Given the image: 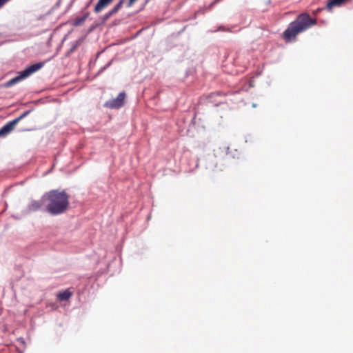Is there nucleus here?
Returning a JSON list of instances; mask_svg holds the SVG:
<instances>
[{
  "mask_svg": "<svg viewBox=\"0 0 353 353\" xmlns=\"http://www.w3.org/2000/svg\"><path fill=\"white\" fill-rule=\"evenodd\" d=\"M9 0H0V8H1Z\"/></svg>",
  "mask_w": 353,
  "mask_h": 353,
  "instance_id": "nucleus-15",
  "label": "nucleus"
},
{
  "mask_svg": "<svg viewBox=\"0 0 353 353\" xmlns=\"http://www.w3.org/2000/svg\"><path fill=\"white\" fill-rule=\"evenodd\" d=\"M114 0H99L94 8V12L97 14L100 13L107 7H108Z\"/></svg>",
  "mask_w": 353,
  "mask_h": 353,
  "instance_id": "nucleus-7",
  "label": "nucleus"
},
{
  "mask_svg": "<svg viewBox=\"0 0 353 353\" xmlns=\"http://www.w3.org/2000/svg\"><path fill=\"white\" fill-rule=\"evenodd\" d=\"M78 46H79V43H78V42H77V43H76V44L73 46V48L71 49V52H72V51L75 50Z\"/></svg>",
  "mask_w": 353,
  "mask_h": 353,
  "instance_id": "nucleus-16",
  "label": "nucleus"
},
{
  "mask_svg": "<svg viewBox=\"0 0 353 353\" xmlns=\"http://www.w3.org/2000/svg\"><path fill=\"white\" fill-rule=\"evenodd\" d=\"M46 205V201L44 200V195L41 197L40 200L38 201H32L31 203L28 205V210L30 212H35L37 211L41 208Z\"/></svg>",
  "mask_w": 353,
  "mask_h": 353,
  "instance_id": "nucleus-5",
  "label": "nucleus"
},
{
  "mask_svg": "<svg viewBox=\"0 0 353 353\" xmlns=\"http://www.w3.org/2000/svg\"><path fill=\"white\" fill-rule=\"evenodd\" d=\"M125 93L124 92H120L116 99L107 101L104 103V107L110 109H119L124 104L125 99Z\"/></svg>",
  "mask_w": 353,
  "mask_h": 353,
  "instance_id": "nucleus-4",
  "label": "nucleus"
},
{
  "mask_svg": "<svg viewBox=\"0 0 353 353\" xmlns=\"http://www.w3.org/2000/svg\"><path fill=\"white\" fill-rule=\"evenodd\" d=\"M43 64L42 63H37L35 64H33L29 67H28L26 69L23 70L19 73V74L17 77H15L6 82V87H10L17 83L19 82L20 81L27 78L32 73L35 72L36 71L39 70L40 68L43 67Z\"/></svg>",
  "mask_w": 353,
  "mask_h": 353,
  "instance_id": "nucleus-3",
  "label": "nucleus"
},
{
  "mask_svg": "<svg viewBox=\"0 0 353 353\" xmlns=\"http://www.w3.org/2000/svg\"><path fill=\"white\" fill-rule=\"evenodd\" d=\"M16 125H17V123H16V121H14V120L9 121L6 124H5L0 129V137H4V136L7 135L8 134H9L12 130H14Z\"/></svg>",
  "mask_w": 353,
  "mask_h": 353,
  "instance_id": "nucleus-6",
  "label": "nucleus"
},
{
  "mask_svg": "<svg viewBox=\"0 0 353 353\" xmlns=\"http://www.w3.org/2000/svg\"><path fill=\"white\" fill-rule=\"evenodd\" d=\"M125 0H119V2L112 8L113 11L116 13L122 8Z\"/></svg>",
  "mask_w": 353,
  "mask_h": 353,
  "instance_id": "nucleus-11",
  "label": "nucleus"
},
{
  "mask_svg": "<svg viewBox=\"0 0 353 353\" xmlns=\"http://www.w3.org/2000/svg\"><path fill=\"white\" fill-rule=\"evenodd\" d=\"M137 0H129L128 4H127V6L128 8L132 6V5L135 3V1H137Z\"/></svg>",
  "mask_w": 353,
  "mask_h": 353,
  "instance_id": "nucleus-14",
  "label": "nucleus"
},
{
  "mask_svg": "<svg viewBox=\"0 0 353 353\" xmlns=\"http://www.w3.org/2000/svg\"><path fill=\"white\" fill-rule=\"evenodd\" d=\"M72 296V292L69 290H65L63 292H60L57 294V299L59 301H68Z\"/></svg>",
  "mask_w": 353,
  "mask_h": 353,
  "instance_id": "nucleus-8",
  "label": "nucleus"
},
{
  "mask_svg": "<svg viewBox=\"0 0 353 353\" xmlns=\"http://www.w3.org/2000/svg\"><path fill=\"white\" fill-rule=\"evenodd\" d=\"M316 24V19L311 18L306 13L299 14L294 21L291 22L288 28L283 32V38L287 41H291L296 39V37Z\"/></svg>",
  "mask_w": 353,
  "mask_h": 353,
  "instance_id": "nucleus-2",
  "label": "nucleus"
},
{
  "mask_svg": "<svg viewBox=\"0 0 353 353\" xmlns=\"http://www.w3.org/2000/svg\"><path fill=\"white\" fill-rule=\"evenodd\" d=\"M215 94H216V95H220V94H221V93H220V92H216V93H214V94H212V96H214V95H215Z\"/></svg>",
  "mask_w": 353,
  "mask_h": 353,
  "instance_id": "nucleus-17",
  "label": "nucleus"
},
{
  "mask_svg": "<svg viewBox=\"0 0 353 353\" xmlns=\"http://www.w3.org/2000/svg\"><path fill=\"white\" fill-rule=\"evenodd\" d=\"M116 12L113 11V10H110L109 12H108L105 15L103 16V19L107 20L109 18H110L112 16L114 15Z\"/></svg>",
  "mask_w": 353,
  "mask_h": 353,
  "instance_id": "nucleus-13",
  "label": "nucleus"
},
{
  "mask_svg": "<svg viewBox=\"0 0 353 353\" xmlns=\"http://www.w3.org/2000/svg\"><path fill=\"white\" fill-rule=\"evenodd\" d=\"M347 0H330L327 3V8L331 10L333 7L340 6Z\"/></svg>",
  "mask_w": 353,
  "mask_h": 353,
  "instance_id": "nucleus-9",
  "label": "nucleus"
},
{
  "mask_svg": "<svg viewBox=\"0 0 353 353\" xmlns=\"http://www.w3.org/2000/svg\"><path fill=\"white\" fill-rule=\"evenodd\" d=\"M30 112V110H27L24 112L23 114H21L19 117L14 119V120L16 121L17 124L23 118H25L27 115L29 114Z\"/></svg>",
  "mask_w": 353,
  "mask_h": 353,
  "instance_id": "nucleus-12",
  "label": "nucleus"
},
{
  "mask_svg": "<svg viewBox=\"0 0 353 353\" xmlns=\"http://www.w3.org/2000/svg\"><path fill=\"white\" fill-rule=\"evenodd\" d=\"M69 195L64 190H51L44 194L46 210L52 215L63 214L69 208Z\"/></svg>",
  "mask_w": 353,
  "mask_h": 353,
  "instance_id": "nucleus-1",
  "label": "nucleus"
},
{
  "mask_svg": "<svg viewBox=\"0 0 353 353\" xmlns=\"http://www.w3.org/2000/svg\"><path fill=\"white\" fill-rule=\"evenodd\" d=\"M89 13L84 14L82 17H77L72 21V25L74 26H79L84 23L85 19L88 18Z\"/></svg>",
  "mask_w": 353,
  "mask_h": 353,
  "instance_id": "nucleus-10",
  "label": "nucleus"
}]
</instances>
